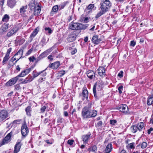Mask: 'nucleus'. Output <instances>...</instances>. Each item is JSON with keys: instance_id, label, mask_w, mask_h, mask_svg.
<instances>
[{"instance_id": "09e8293b", "label": "nucleus", "mask_w": 153, "mask_h": 153, "mask_svg": "<svg viewBox=\"0 0 153 153\" xmlns=\"http://www.w3.org/2000/svg\"><path fill=\"white\" fill-rule=\"evenodd\" d=\"M46 69V68L45 70H43L42 71H40L39 73H40L41 75L42 76H45L46 75V72L45 71Z\"/></svg>"}, {"instance_id": "ea45409f", "label": "nucleus", "mask_w": 153, "mask_h": 153, "mask_svg": "<svg viewBox=\"0 0 153 153\" xmlns=\"http://www.w3.org/2000/svg\"><path fill=\"white\" fill-rule=\"evenodd\" d=\"M40 73L39 72H37L36 71H34L33 72L32 75H33V78H35L36 77L38 76L40 74Z\"/></svg>"}, {"instance_id": "9d476101", "label": "nucleus", "mask_w": 153, "mask_h": 153, "mask_svg": "<svg viewBox=\"0 0 153 153\" xmlns=\"http://www.w3.org/2000/svg\"><path fill=\"white\" fill-rule=\"evenodd\" d=\"M39 4L37 3L35 0H31L30 3L29 4L28 6L30 10H32Z\"/></svg>"}, {"instance_id": "4d7b16f0", "label": "nucleus", "mask_w": 153, "mask_h": 153, "mask_svg": "<svg viewBox=\"0 0 153 153\" xmlns=\"http://www.w3.org/2000/svg\"><path fill=\"white\" fill-rule=\"evenodd\" d=\"M74 140H68L67 143L68 144L71 146L73 144Z\"/></svg>"}, {"instance_id": "cd10ccee", "label": "nucleus", "mask_w": 153, "mask_h": 153, "mask_svg": "<svg viewBox=\"0 0 153 153\" xmlns=\"http://www.w3.org/2000/svg\"><path fill=\"white\" fill-rule=\"evenodd\" d=\"M96 9V7H94V4H90L88 5L86 7L87 10H95Z\"/></svg>"}, {"instance_id": "774afa93", "label": "nucleus", "mask_w": 153, "mask_h": 153, "mask_svg": "<svg viewBox=\"0 0 153 153\" xmlns=\"http://www.w3.org/2000/svg\"><path fill=\"white\" fill-rule=\"evenodd\" d=\"M11 48H10L7 50L6 54L9 56L10 53V52H11Z\"/></svg>"}, {"instance_id": "5701e85b", "label": "nucleus", "mask_w": 153, "mask_h": 153, "mask_svg": "<svg viewBox=\"0 0 153 153\" xmlns=\"http://www.w3.org/2000/svg\"><path fill=\"white\" fill-rule=\"evenodd\" d=\"M39 30L37 28H36L33 31V32L31 34L30 38L32 39L33 38L37 35L38 33Z\"/></svg>"}, {"instance_id": "a878e982", "label": "nucleus", "mask_w": 153, "mask_h": 153, "mask_svg": "<svg viewBox=\"0 0 153 153\" xmlns=\"http://www.w3.org/2000/svg\"><path fill=\"white\" fill-rule=\"evenodd\" d=\"M21 121V120L20 119L15 120L10 124L9 126H10L11 127L13 126H15L16 124H19Z\"/></svg>"}, {"instance_id": "f8f14e48", "label": "nucleus", "mask_w": 153, "mask_h": 153, "mask_svg": "<svg viewBox=\"0 0 153 153\" xmlns=\"http://www.w3.org/2000/svg\"><path fill=\"white\" fill-rule=\"evenodd\" d=\"M87 75L90 79H92L95 78V73L92 70H89L87 71Z\"/></svg>"}, {"instance_id": "a19ab883", "label": "nucleus", "mask_w": 153, "mask_h": 153, "mask_svg": "<svg viewBox=\"0 0 153 153\" xmlns=\"http://www.w3.org/2000/svg\"><path fill=\"white\" fill-rule=\"evenodd\" d=\"M25 40L24 38H22L18 40L17 42H18L19 45H22L25 42Z\"/></svg>"}, {"instance_id": "f3484780", "label": "nucleus", "mask_w": 153, "mask_h": 153, "mask_svg": "<svg viewBox=\"0 0 153 153\" xmlns=\"http://www.w3.org/2000/svg\"><path fill=\"white\" fill-rule=\"evenodd\" d=\"M33 13L34 15L36 16L39 15L41 10V7L39 4L35 7V8H33Z\"/></svg>"}, {"instance_id": "7c9ffc66", "label": "nucleus", "mask_w": 153, "mask_h": 153, "mask_svg": "<svg viewBox=\"0 0 153 153\" xmlns=\"http://www.w3.org/2000/svg\"><path fill=\"white\" fill-rule=\"evenodd\" d=\"M10 58V56L7 55H5V56L3 58V59L2 61V64L3 65L5 64L9 60Z\"/></svg>"}, {"instance_id": "e433bc0d", "label": "nucleus", "mask_w": 153, "mask_h": 153, "mask_svg": "<svg viewBox=\"0 0 153 153\" xmlns=\"http://www.w3.org/2000/svg\"><path fill=\"white\" fill-rule=\"evenodd\" d=\"M25 111L27 114L29 116H31L30 112L31 111V107L28 106L25 109Z\"/></svg>"}, {"instance_id": "2f4dec72", "label": "nucleus", "mask_w": 153, "mask_h": 153, "mask_svg": "<svg viewBox=\"0 0 153 153\" xmlns=\"http://www.w3.org/2000/svg\"><path fill=\"white\" fill-rule=\"evenodd\" d=\"M97 150V148L96 146H91L88 149V150L89 152H95Z\"/></svg>"}, {"instance_id": "49530a36", "label": "nucleus", "mask_w": 153, "mask_h": 153, "mask_svg": "<svg viewBox=\"0 0 153 153\" xmlns=\"http://www.w3.org/2000/svg\"><path fill=\"white\" fill-rule=\"evenodd\" d=\"M147 143L145 142H143L141 145V148L142 149H144L146 148L147 146Z\"/></svg>"}, {"instance_id": "423d86ee", "label": "nucleus", "mask_w": 153, "mask_h": 153, "mask_svg": "<svg viewBox=\"0 0 153 153\" xmlns=\"http://www.w3.org/2000/svg\"><path fill=\"white\" fill-rule=\"evenodd\" d=\"M29 130L26 122L22 125L21 127V133L24 137L26 136L29 132Z\"/></svg>"}, {"instance_id": "13d9d810", "label": "nucleus", "mask_w": 153, "mask_h": 153, "mask_svg": "<svg viewBox=\"0 0 153 153\" xmlns=\"http://www.w3.org/2000/svg\"><path fill=\"white\" fill-rule=\"evenodd\" d=\"M21 88L20 86L18 84L16 85L15 86V89L17 90H19Z\"/></svg>"}, {"instance_id": "bb28decb", "label": "nucleus", "mask_w": 153, "mask_h": 153, "mask_svg": "<svg viewBox=\"0 0 153 153\" xmlns=\"http://www.w3.org/2000/svg\"><path fill=\"white\" fill-rule=\"evenodd\" d=\"M138 129L139 131H141L144 127V124L143 122H141L137 124V126Z\"/></svg>"}, {"instance_id": "58836bf2", "label": "nucleus", "mask_w": 153, "mask_h": 153, "mask_svg": "<svg viewBox=\"0 0 153 153\" xmlns=\"http://www.w3.org/2000/svg\"><path fill=\"white\" fill-rule=\"evenodd\" d=\"M23 54V51L22 49H20L15 54V56L18 55H19L20 58H21L22 57Z\"/></svg>"}, {"instance_id": "680f3d73", "label": "nucleus", "mask_w": 153, "mask_h": 153, "mask_svg": "<svg viewBox=\"0 0 153 153\" xmlns=\"http://www.w3.org/2000/svg\"><path fill=\"white\" fill-rule=\"evenodd\" d=\"M123 71H121L118 74V76L121 78L123 76Z\"/></svg>"}, {"instance_id": "4c0bfd02", "label": "nucleus", "mask_w": 153, "mask_h": 153, "mask_svg": "<svg viewBox=\"0 0 153 153\" xmlns=\"http://www.w3.org/2000/svg\"><path fill=\"white\" fill-rule=\"evenodd\" d=\"M10 17L7 14H5L4 15L3 18H2V21L4 22H7L9 19Z\"/></svg>"}, {"instance_id": "5fc2aeb1", "label": "nucleus", "mask_w": 153, "mask_h": 153, "mask_svg": "<svg viewBox=\"0 0 153 153\" xmlns=\"http://www.w3.org/2000/svg\"><path fill=\"white\" fill-rule=\"evenodd\" d=\"M25 76V74L23 72V71H22L20 74L17 75V76H18V77L19 78V77H24Z\"/></svg>"}, {"instance_id": "ddd939ff", "label": "nucleus", "mask_w": 153, "mask_h": 153, "mask_svg": "<svg viewBox=\"0 0 153 153\" xmlns=\"http://www.w3.org/2000/svg\"><path fill=\"white\" fill-rule=\"evenodd\" d=\"M22 145L21 142L16 143L14 146L13 153H17L19 151Z\"/></svg>"}, {"instance_id": "c03bdc74", "label": "nucleus", "mask_w": 153, "mask_h": 153, "mask_svg": "<svg viewBox=\"0 0 153 153\" xmlns=\"http://www.w3.org/2000/svg\"><path fill=\"white\" fill-rule=\"evenodd\" d=\"M102 122L101 121H100L96 124L95 126L98 127H102Z\"/></svg>"}, {"instance_id": "20e7f679", "label": "nucleus", "mask_w": 153, "mask_h": 153, "mask_svg": "<svg viewBox=\"0 0 153 153\" xmlns=\"http://www.w3.org/2000/svg\"><path fill=\"white\" fill-rule=\"evenodd\" d=\"M88 93L87 90L86 88H84L82 89V93L79 94V97L83 101L85 99H86L87 100L88 99Z\"/></svg>"}, {"instance_id": "4be33fe9", "label": "nucleus", "mask_w": 153, "mask_h": 153, "mask_svg": "<svg viewBox=\"0 0 153 153\" xmlns=\"http://www.w3.org/2000/svg\"><path fill=\"white\" fill-rule=\"evenodd\" d=\"M49 40V38H48V40L46 41L45 38V37H43L40 42V44L42 46V47H43L44 45H46Z\"/></svg>"}, {"instance_id": "72a5a7b5", "label": "nucleus", "mask_w": 153, "mask_h": 153, "mask_svg": "<svg viewBox=\"0 0 153 153\" xmlns=\"http://www.w3.org/2000/svg\"><path fill=\"white\" fill-rule=\"evenodd\" d=\"M34 67V66H32L30 68L26 69L25 70H24L23 71V72H24L25 74V75L28 74L30 72L31 70L33 69Z\"/></svg>"}, {"instance_id": "a18cd8bd", "label": "nucleus", "mask_w": 153, "mask_h": 153, "mask_svg": "<svg viewBox=\"0 0 153 153\" xmlns=\"http://www.w3.org/2000/svg\"><path fill=\"white\" fill-rule=\"evenodd\" d=\"M47 107L45 105H42L40 108V111L41 113H44Z\"/></svg>"}, {"instance_id": "6e6d98bb", "label": "nucleus", "mask_w": 153, "mask_h": 153, "mask_svg": "<svg viewBox=\"0 0 153 153\" xmlns=\"http://www.w3.org/2000/svg\"><path fill=\"white\" fill-rule=\"evenodd\" d=\"M123 86L122 85H121L119 87L118 90L119 94H121L122 93V91L123 90Z\"/></svg>"}, {"instance_id": "69168bd1", "label": "nucleus", "mask_w": 153, "mask_h": 153, "mask_svg": "<svg viewBox=\"0 0 153 153\" xmlns=\"http://www.w3.org/2000/svg\"><path fill=\"white\" fill-rule=\"evenodd\" d=\"M136 44V42L134 41H131L130 42V45L133 47H134Z\"/></svg>"}, {"instance_id": "2eb2a0df", "label": "nucleus", "mask_w": 153, "mask_h": 153, "mask_svg": "<svg viewBox=\"0 0 153 153\" xmlns=\"http://www.w3.org/2000/svg\"><path fill=\"white\" fill-rule=\"evenodd\" d=\"M16 0H7V4L9 7L13 8L16 5Z\"/></svg>"}, {"instance_id": "1a4fd4ad", "label": "nucleus", "mask_w": 153, "mask_h": 153, "mask_svg": "<svg viewBox=\"0 0 153 153\" xmlns=\"http://www.w3.org/2000/svg\"><path fill=\"white\" fill-rule=\"evenodd\" d=\"M76 35L74 33H71L68 35V37L67 38V41L68 42H71L74 41L76 39Z\"/></svg>"}, {"instance_id": "37998d69", "label": "nucleus", "mask_w": 153, "mask_h": 153, "mask_svg": "<svg viewBox=\"0 0 153 153\" xmlns=\"http://www.w3.org/2000/svg\"><path fill=\"white\" fill-rule=\"evenodd\" d=\"M68 3V1H65L59 5V7H60L61 9H63Z\"/></svg>"}, {"instance_id": "39448f33", "label": "nucleus", "mask_w": 153, "mask_h": 153, "mask_svg": "<svg viewBox=\"0 0 153 153\" xmlns=\"http://www.w3.org/2000/svg\"><path fill=\"white\" fill-rule=\"evenodd\" d=\"M9 116V113L6 110H2L0 111V122L4 120Z\"/></svg>"}, {"instance_id": "c85d7f7f", "label": "nucleus", "mask_w": 153, "mask_h": 153, "mask_svg": "<svg viewBox=\"0 0 153 153\" xmlns=\"http://www.w3.org/2000/svg\"><path fill=\"white\" fill-rule=\"evenodd\" d=\"M48 55V51H45L39 55V57L41 59L46 57Z\"/></svg>"}, {"instance_id": "f704fd0d", "label": "nucleus", "mask_w": 153, "mask_h": 153, "mask_svg": "<svg viewBox=\"0 0 153 153\" xmlns=\"http://www.w3.org/2000/svg\"><path fill=\"white\" fill-rule=\"evenodd\" d=\"M132 131L133 133H136L137 131L138 128L137 126L133 125L131 127Z\"/></svg>"}, {"instance_id": "de8ad7c7", "label": "nucleus", "mask_w": 153, "mask_h": 153, "mask_svg": "<svg viewBox=\"0 0 153 153\" xmlns=\"http://www.w3.org/2000/svg\"><path fill=\"white\" fill-rule=\"evenodd\" d=\"M45 30L46 31H48L47 32H48V33L50 34L51 33H52V30L51 28L49 27H45Z\"/></svg>"}, {"instance_id": "0e129e2a", "label": "nucleus", "mask_w": 153, "mask_h": 153, "mask_svg": "<svg viewBox=\"0 0 153 153\" xmlns=\"http://www.w3.org/2000/svg\"><path fill=\"white\" fill-rule=\"evenodd\" d=\"M134 143H130L129 144L130 148L131 149H134Z\"/></svg>"}, {"instance_id": "6ab92c4d", "label": "nucleus", "mask_w": 153, "mask_h": 153, "mask_svg": "<svg viewBox=\"0 0 153 153\" xmlns=\"http://www.w3.org/2000/svg\"><path fill=\"white\" fill-rule=\"evenodd\" d=\"M78 23L71 22L69 25V28L72 30H77Z\"/></svg>"}, {"instance_id": "412c9836", "label": "nucleus", "mask_w": 153, "mask_h": 153, "mask_svg": "<svg viewBox=\"0 0 153 153\" xmlns=\"http://www.w3.org/2000/svg\"><path fill=\"white\" fill-rule=\"evenodd\" d=\"M112 145L111 143L108 144L106 147L105 150L106 153H109L112 150Z\"/></svg>"}, {"instance_id": "603ef678", "label": "nucleus", "mask_w": 153, "mask_h": 153, "mask_svg": "<svg viewBox=\"0 0 153 153\" xmlns=\"http://www.w3.org/2000/svg\"><path fill=\"white\" fill-rule=\"evenodd\" d=\"M117 121L114 120H111L110 121V123L112 125H114L117 123Z\"/></svg>"}, {"instance_id": "473e14b6", "label": "nucleus", "mask_w": 153, "mask_h": 153, "mask_svg": "<svg viewBox=\"0 0 153 153\" xmlns=\"http://www.w3.org/2000/svg\"><path fill=\"white\" fill-rule=\"evenodd\" d=\"M27 6L26 5L25 6H23L20 9V12L21 13H24L26 11V10L27 8Z\"/></svg>"}, {"instance_id": "f257e3e1", "label": "nucleus", "mask_w": 153, "mask_h": 153, "mask_svg": "<svg viewBox=\"0 0 153 153\" xmlns=\"http://www.w3.org/2000/svg\"><path fill=\"white\" fill-rule=\"evenodd\" d=\"M112 4L109 0H104L100 4L99 10H100L95 16L96 19H98L102 15L108 11L111 6Z\"/></svg>"}, {"instance_id": "393cba45", "label": "nucleus", "mask_w": 153, "mask_h": 153, "mask_svg": "<svg viewBox=\"0 0 153 153\" xmlns=\"http://www.w3.org/2000/svg\"><path fill=\"white\" fill-rule=\"evenodd\" d=\"M153 102V95H149L148 98V100L147 102L148 105H150L152 104Z\"/></svg>"}, {"instance_id": "dca6fc26", "label": "nucleus", "mask_w": 153, "mask_h": 153, "mask_svg": "<svg viewBox=\"0 0 153 153\" xmlns=\"http://www.w3.org/2000/svg\"><path fill=\"white\" fill-rule=\"evenodd\" d=\"M88 26V25L87 24H83L78 23L77 30H85Z\"/></svg>"}, {"instance_id": "7ed1b4c3", "label": "nucleus", "mask_w": 153, "mask_h": 153, "mask_svg": "<svg viewBox=\"0 0 153 153\" xmlns=\"http://www.w3.org/2000/svg\"><path fill=\"white\" fill-rule=\"evenodd\" d=\"M12 134V132H10L3 139L2 141L0 142V147L4 144L7 143L11 140L10 138Z\"/></svg>"}, {"instance_id": "a211bd4d", "label": "nucleus", "mask_w": 153, "mask_h": 153, "mask_svg": "<svg viewBox=\"0 0 153 153\" xmlns=\"http://www.w3.org/2000/svg\"><path fill=\"white\" fill-rule=\"evenodd\" d=\"M8 28V24H7L3 25L0 28L1 33L3 34L6 32Z\"/></svg>"}, {"instance_id": "3c124183", "label": "nucleus", "mask_w": 153, "mask_h": 153, "mask_svg": "<svg viewBox=\"0 0 153 153\" xmlns=\"http://www.w3.org/2000/svg\"><path fill=\"white\" fill-rule=\"evenodd\" d=\"M29 59L30 62H34V61L36 60V58L34 56H30L29 58Z\"/></svg>"}, {"instance_id": "338daca9", "label": "nucleus", "mask_w": 153, "mask_h": 153, "mask_svg": "<svg viewBox=\"0 0 153 153\" xmlns=\"http://www.w3.org/2000/svg\"><path fill=\"white\" fill-rule=\"evenodd\" d=\"M65 71H61L59 72L60 76H62L64 75L65 74Z\"/></svg>"}, {"instance_id": "bf43d9fd", "label": "nucleus", "mask_w": 153, "mask_h": 153, "mask_svg": "<svg viewBox=\"0 0 153 153\" xmlns=\"http://www.w3.org/2000/svg\"><path fill=\"white\" fill-rule=\"evenodd\" d=\"M90 19V18L86 17L83 18V22L85 23H87L88 22V20Z\"/></svg>"}, {"instance_id": "aec40b11", "label": "nucleus", "mask_w": 153, "mask_h": 153, "mask_svg": "<svg viewBox=\"0 0 153 153\" xmlns=\"http://www.w3.org/2000/svg\"><path fill=\"white\" fill-rule=\"evenodd\" d=\"M90 134L84 135L82 136V139L84 143L86 144L88 143V140L89 138Z\"/></svg>"}, {"instance_id": "b1692460", "label": "nucleus", "mask_w": 153, "mask_h": 153, "mask_svg": "<svg viewBox=\"0 0 153 153\" xmlns=\"http://www.w3.org/2000/svg\"><path fill=\"white\" fill-rule=\"evenodd\" d=\"M97 86V85L96 84H95L93 87V92L94 93V97L96 99V100H97L99 99V96L98 95H97V94L96 93V88Z\"/></svg>"}, {"instance_id": "052dcab7", "label": "nucleus", "mask_w": 153, "mask_h": 153, "mask_svg": "<svg viewBox=\"0 0 153 153\" xmlns=\"http://www.w3.org/2000/svg\"><path fill=\"white\" fill-rule=\"evenodd\" d=\"M45 141L48 144H49L50 145H51L53 143V141L51 140H45Z\"/></svg>"}, {"instance_id": "864d4df0", "label": "nucleus", "mask_w": 153, "mask_h": 153, "mask_svg": "<svg viewBox=\"0 0 153 153\" xmlns=\"http://www.w3.org/2000/svg\"><path fill=\"white\" fill-rule=\"evenodd\" d=\"M11 79L13 81V82H14V83L15 84L17 82V80L19 79V78L18 77V76H17L15 77L12 78Z\"/></svg>"}, {"instance_id": "e2e57ef3", "label": "nucleus", "mask_w": 153, "mask_h": 153, "mask_svg": "<svg viewBox=\"0 0 153 153\" xmlns=\"http://www.w3.org/2000/svg\"><path fill=\"white\" fill-rule=\"evenodd\" d=\"M29 81L28 80V78L27 77L26 78V79L23 80L22 82V83L23 84H25L29 82Z\"/></svg>"}, {"instance_id": "6e6552de", "label": "nucleus", "mask_w": 153, "mask_h": 153, "mask_svg": "<svg viewBox=\"0 0 153 153\" xmlns=\"http://www.w3.org/2000/svg\"><path fill=\"white\" fill-rule=\"evenodd\" d=\"M102 40L101 39V37H99L98 36L94 35L92 39V42L96 45H97L101 42Z\"/></svg>"}, {"instance_id": "c756f323", "label": "nucleus", "mask_w": 153, "mask_h": 153, "mask_svg": "<svg viewBox=\"0 0 153 153\" xmlns=\"http://www.w3.org/2000/svg\"><path fill=\"white\" fill-rule=\"evenodd\" d=\"M58 10V7L57 5H55L54 6L52 9V11L51 13V15H53V12H57Z\"/></svg>"}, {"instance_id": "c9c22d12", "label": "nucleus", "mask_w": 153, "mask_h": 153, "mask_svg": "<svg viewBox=\"0 0 153 153\" xmlns=\"http://www.w3.org/2000/svg\"><path fill=\"white\" fill-rule=\"evenodd\" d=\"M15 84L13 82L12 79L9 80L6 83V85L8 86H10L13 85H14Z\"/></svg>"}, {"instance_id": "9b49d317", "label": "nucleus", "mask_w": 153, "mask_h": 153, "mask_svg": "<svg viewBox=\"0 0 153 153\" xmlns=\"http://www.w3.org/2000/svg\"><path fill=\"white\" fill-rule=\"evenodd\" d=\"M98 73L99 76L102 77H104L105 75V70L104 67H100L97 69Z\"/></svg>"}, {"instance_id": "f03ea898", "label": "nucleus", "mask_w": 153, "mask_h": 153, "mask_svg": "<svg viewBox=\"0 0 153 153\" xmlns=\"http://www.w3.org/2000/svg\"><path fill=\"white\" fill-rule=\"evenodd\" d=\"M91 104L89 103L88 105L84 107L82 110V115L84 118H89L95 117L97 115V111L91 109Z\"/></svg>"}, {"instance_id": "0eeeda50", "label": "nucleus", "mask_w": 153, "mask_h": 153, "mask_svg": "<svg viewBox=\"0 0 153 153\" xmlns=\"http://www.w3.org/2000/svg\"><path fill=\"white\" fill-rule=\"evenodd\" d=\"M118 109L125 114L129 113L128 107L125 104L119 105L118 107Z\"/></svg>"}, {"instance_id": "4468645a", "label": "nucleus", "mask_w": 153, "mask_h": 153, "mask_svg": "<svg viewBox=\"0 0 153 153\" xmlns=\"http://www.w3.org/2000/svg\"><path fill=\"white\" fill-rule=\"evenodd\" d=\"M18 30V28L17 27H13V29L9 31L7 34V36L8 37H10L12 36L13 34L15 33Z\"/></svg>"}, {"instance_id": "8fccbe9b", "label": "nucleus", "mask_w": 153, "mask_h": 153, "mask_svg": "<svg viewBox=\"0 0 153 153\" xmlns=\"http://www.w3.org/2000/svg\"><path fill=\"white\" fill-rule=\"evenodd\" d=\"M71 53L72 55H74L75 54L77 51V50L76 48H71Z\"/></svg>"}, {"instance_id": "79ce46f5", "label": "nucleus", "mask_w": 153, "mask_h": 153, "mask_svg": "<svg viewBox=\"0 0 153 153\" xmlns=\"http://www.w3.org/2000/svg\"><path fill=\"white\" fill-rule=\"evenodd\" d=\"M60 65V62H56L54 63V68H57Z\"/></svg>"}]
</instances>
